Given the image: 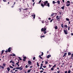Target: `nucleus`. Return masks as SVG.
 Instances as JSON below:
<instances>
[{
    "instance_id": "obj_55",
    "label": "nucleus",
    "mask_w": 73,
    "mask_h": 73,
    "mask_svg": "<svg viewBox=\"0 0 73 73\" xmlns=\"http://www.w3.org/2000/svg\"><path fill=\"white\" fill-rule=\"evenodd\" d=\"M67 71H66L65 72V73H67Z\"/></svg>"
},
{
    "instance_id": "obj_41",
    "label": "nucleus",
    "mask_w": 73,
    "mask_h": 73,
    "mask_svg": "<svg viewBox=\"0 0 73 73\" xmlns=\"http://www.w3.org/2000/svg\"><path fill=\"white\" fill-rule=\"evenodd\" d=\"M68 31H69V30H70V27H68Z\"/></svg>"
},
{
    "instance_id": "obj_12",
    "label": "nucleus",
    "mask_w": 73,
    "mask_h": 73,
    "mask_svg": "<svg viewBox=\"0 0 73 73\" xmlns=\"http://www.w3.org/2000/svg\"><path fill=\"white\" fill-rule=\"evenodd\" d=\"M7 70L8 72H9V70H10V68L9 67H8L7 68Z\"/></svg>"
},
{
    "instance_id": "obj_46",
    "label": "nucleus",
    "mask_w": 73,
    "mask_h": 73,
    "mask_svg": "<svg viewBox=\"0 0 73 73\" xmlns=\"http://www.w3.org/2000/svg\"><path fill=\"white\" fill-rule=\"evenodd\" d=\"M3 1L4 2H6V0H3Z\"/></svg>"
},
{
    "instance_id": "obj_58",
    "label": "nucleus",
    "mask_w": 73,
    "mask_h": 73,
    "mask_svg": "<svg viewBox=\"0 0 73 73\" xmlns=\"http://www.w3.org/2000/svg\"><path fill=\"white\" fill-rule=\"evenodd\" d=\"M8 51L6 50V51H5V52H6V53H7V52H8Z\"/></svg>"
},
{
    "instance_id": "obj_42",
    "label": "nucleus",
    "mask_w": 73,
    "mask_h": 73,
    "mask_svg": "<svg viewBox=\"0 0 73 73\" xmlns=\"http://www.w3.org/2000/svg\"><path fill=\"white\" fill-rule=\"evenodd\" d=\"M42 23H44V20L42 21Z\"/></svg>"
},
{
    "instance_id": "obj_60",
    "label": "nucleus",
    "mask_w": 73,
    "mask_h": 73,
    "mask_svg": "<svg viewBox=\"0 0 73 73\" xmlns=\"http://www.w3.org/2000/svg\"><path fill=\"white\" fill-rule=\"evenodd\" d=\"M56 64H54V67H56Z\"/></svg>"
},
{
    "instance_id": "obj_43",
    "label": "nucleus",
    "mask_w": 73,
    "mask_h": 73,
    "mask_svg": "<svg viewBox=\"0 0 73 73\" xmlns=\"http://www.w3.org/2000/svg\"><path fill=\"white\" fill-rule=\"evenodd\" d=\"M53 3V4H55V1H53L52 2Z\"/></svg>"
},
{
    "instance_id": "obj_35",
    "label": "nucleus",
    "mask_w": 73,
    "mask_h": 73,
    "mask_svg": "<svg viewBox=\"0 0 73 73\" xmlns=\"http://www.w3.org/2000/svg\"><path fill=\"white\" fill-rule=\"evenodd\" d=\"M24 59H26L27 58V57L26 56L23 57Z\"/></svg>"
},
{
    "instance_id": "obj_47",
    "label": "nucleus",
    "mask_w": 73,
    "mask_h": 73,
    "mask_svg": "<svg viewBox=\"0 0 73 73\" xmlns=\"http://www.w3.org/2000/svg\"><path fill=\"white\" fill-rule=\"evenodd\" d=\"M43 66V64H42V63L41 64V66Z\"/></svg>"
},
{
    "instance_id": "obj_50",
    "label": "nucleus",
    "mask_w": 73,
    "mask_h": 73,
    "mask_svg": "<svg viewBox=\"0 0 73 73\" xmlns=\"http://www.w3.org/2000/svg\"><path fill=\"white\" fill-rule=\"evenodd\" d=\"M42 72H43V71H42V70L40 71V73H42Z\"/></svg>"
},
{
    "instance_id": "obj_37",
    "label": "nucleus",
    "mask_w": 73,
    "mask_h": 73,
    "mask_svg": "<svg viewBox=\"0 0 73 73\" xmlns=\"http://www.w3.org/2000/svg\"><path fill=\"white\" fill-rule=\"evenodd\" d=\"M40 37H45V36H44V35H43L40 36Z\"/></svg>"
},
{
    "instance_id": "obj_11",
    "label": "nucleus",
    "mask_w": 73,
    "mask_h": 73,
    "mask_svg": "<svg viewBox=\"0 0 73 73\" xmlns=\"http://www.w3.org/2000/svg\"><path fill=\"white\" fill-rule=\"evenodd\" d=\"M0 68H2V69H4V67L2 66H0Z\"/></svg>"
},
{
    "instance_id": "obj_38",
    "label": "nucleus",
    "mask_w": 73,
    "mask_h": 73,
    "mask_svg": "<svg viewBox=\"0 0 73 73\" xmlns=\"http://www.w3.org/2000/svg\"><path fill=\"white\" fill-rule=\"evenodd\" d=\"M41 2V0H40V1H39L38 3L39 4H40Z\"/></svg>"
},
{
    "instance_id": "obj_39",
    "label": "nucleus",
    "mask_w": 73,
    "mask_h": 73,
    "mask_svg": "<svg viewBox=\"0 0 73 73\" xmlns=\"http://www.w3.org/2000/svg\"><path fill=\"white\" fill-rule=\"evenodd\" d=\"M10 68H12V69H13V67L12 66H10Z\"/></svg>"
},
{
    "instance_id": "obj_49",
    "label": "nucleus",
    "mask_w": 73,
    "mask_h": 73,
    "mask_svg": "<svg viewBox=\"0 0 73 73\" xmlns=\"http://www.w3.org/2000/svg\"><path fill=\"white\" fill-rule=\"evenodd\" d=\"M13 56H15L16 55H15V54H13Z\"/></svg>"
},
{
    "instance_id": "obj_1",
    "label": "nucleus",
    "mask_w": 73,
    "mask_h": 73,
    "mask_svg": "<svg viewBox=\"0 0 73 73\" xmlns=\"http://www.w3.org/2000/svg\"><path fill=\"white\" fill-rule=\"evenodd\" d=\"M48 1H45L44 2V5H43V4L42 3H41V6L42 7H44V5H46V4H47V3H48Z\"/></svg>"
},
{
    "instance_id": "obj_4",
    "label": "nucleus",
    "mask_w": 73,
    "mask_h": 73,
    "mask_svg": "<svg viewBox=\"0 0 73 73\" xmlns=\"http://www.w3.org/2000/svg\"><path fill=\"white\" fill-rule=\"evenodd\" d=\"M64 32L65 35H67V34H68V31H67L65 30H64Z\"/></svg>"
},
{
    "instance_id": "obj_15",
    "label": "nucleus",
    "mask_w": 73,
    "mask_h": 73,
    "mask_svg": "<svg viewBox=\"0 0 73 73\" xmlns=\"http://www.w3.org/2000/svg\"><path fill=\"white\" fill-rule=\"evenodd\" d=\"M64 8H65V7H64V6H63L62 7H61V9H62L64 10Z\"/></svg>"
},
{
    "instance_id": "obj_57",
    "label": "nucleus",
    "mask_w": 73,
    "mask_h": 73,
    "mask_svg": "<svg viewBox=\"0 0 73 73\" xmlns=\"http://www.w3.org/2000/svg\"><path fill=\"white\" fill-rule=\"evenodd\" d=\"M62 1H63V3H64V0H62Z\"/></svg>"
},
{
    "instance_id": "obj_34",
    "label": "nucleus",
    "mask_w": 73,
    "mask_h": 73,
    "mask_svg": "<svg viewBox=\"0 0 73 73\" xmlns=\"http://www.w3.org/2000/svg\"><path fill=\"white\" fill-rule=\"evenodd\" d=\"M54 16V13H53V14H52L51 15V16Z\"/></svg>"
},
{
    "instance_id": "obj_7",
    "label": "nucleus",
    "mask_w": 73,
    "mask_h": 73,
    "mask_svg": "<svg viewBox=\"0 0 73 73\" xmlns=\"http://www.w3.org/2000/svg\"><path fill=\"white\" fill-rule=\"evenodd\" d=\"M8 51L9 52H11V47H9V48L8 49Z\"/></svg>"
},
{
    "instance_id": "obj_14",
    "label": "nucleus",
    "mask_w": 73,
    "mask_h": 73,
    "mask_svg": "<svg viewBox=\"0 0 73 73\" xmlns=\"http://www.w3.org/2000/svg\"><path fill=\"white\" fill-rule=\"evenodd\" d=\"M68 56H70L71 55V53L70 52H68Z\"/></svg>"
},
{
    "instance_id": "obj_22",
    "label": "nucleus",
    "mask_w": 73,
    "mask_h": 73,
    "mask_svg": "<svg viewBox=\"0 0 73 73\" xmlns=\"http://www.w3.org/2000/svg\"><path fill=\"white\" fill-rule=\"evenodd\" d=\"M64 27H65L66 28H68V26H67V25H65L64 26Z\"/></svg>"
},
{
    "instance_id": "obj_6",
    "label": "nucleus",
    "mask_w": 73,
    "mask_h": 73,
    "mask_svg": "<svg viewBox=\"0 0 73 73\" xmlns=\"http://www.w3.org/2000/svg\"><path fill=\"white\" fill-rule=\"evenodd\" d=\"M28 63L29 65H31V64H32V62H31L30 61H28Z\"/></svg>"
},
{
    "instance_id": "obj_36",
    "label": "nucleus",
    "mask_w": 73,
    "mask_h": 73,
    "mask_svg": "<svg viewBox=\"0 0 73 73\" xmlns=\"http://www.w3.org/2000/svg\"><path fill=\"white\" fill-rule=\"evenodd\" d=\"M41 53H42V54L41 55V56H43V54H44V53L42 52Z\"/></svg>"
},
{
    "instance_id": "obj_19",
    "label": "nucleus",
    "mask_w": 73,
    "mask_h": 73,
    "mask_svg": "<svg viewBox=\"0 0 73 73\" xmlns=\"http://www.w3.org/2000/svg\"><path fill=\"white\" fill-rule=\"evenodd\" d=\"M66 20H67V21H69V19L68 18H66Z\"/></svg>"
},
{
    "instance_id": "obj_2",
    "label": "nucleus",
    "mask_w": 73,
    "mask_h": 73,
    "mask_svg": "<svg viewBox=\"0 0 73 73\" xmlns=\"http://www.w3.org/2000/svg\"><path fill=\"white\" fill-rule=\"evenodd\" d=\"M46 30V28H44V29L42 28L41 29V31H44V34H45V33H46V31H45Z\"/></svg>"
},
{
    "instance_id": "obj_29",
    "label": "nucleus",
    "mask_w": 73,
    "mask_h": 73,
    "mask_svg": "<svg viewBox=\"0 0 73 73\" xmlns=\"http://www.w3.org/2000/svg\"><path fill=\"white\" fill-rule=\"evenodd\" d=\"M54 70V69L53 68H51V70Z\"/></svg>"
},
{
    "instance_id": "obj_62",
    "label": "nucleus",
    "mask_w": 73,
    "mask_h": 73,
    "mask_svg": "<svg viewBox=\"0 0 73 73\" xmlns=\"http://www.w3.org/2000/svg\"><path fill=\"white\" fill-rule=\"evenodd\" d=\"M71 36H73V33H71Z\"/></svg>"
},
{
    "instance_id": "obj_63",
    "label": "nucleus",
    "mask_w": 73,
    "mask_h": 73,
    "mask_svg": "<svg viewBox=\"0 0 73 73\" xmlns=\"http://www.w3.org/2000/svg\"><path fill=\"white\" fill-rule=\"evenodd\" d=\"M33 2H34L35 1V0H32Z\"/></svg>"
},
{
    "instance_id": "obj_56",
    "label": "nucleus",
    "mask_w": 73,
    "mask_h": 73,
    "mask_svg": "<svg viewBox=\"0 0 73 73\" xmlns=\"http://www.w3.org/2000/svg\"><path fill=\"white\" fill-rule=\"evenodd\" d=\"M12 63H13V64H15V62H13V61L12 62Z\"/></svg>"
},
{
    "instance_id": "obj_27",
    "label": "nucleus",
    "mask_w": 73,
    "mask_h": 73,
    "mask_svg": "<svg viewBox=\"0 0 73 73\" xmlns=\"http://www.w3.org/2000/svg\"><path fill=\"white\" fill-rule=\"evenodd\" d=\"M36 59V58L35 57H34L33 58V60H35Z\"/></svg>"
},
{
    "instance_id": "obj_9",
    "label": "nucleus",
    "mask_w": 73,
    "mask_h": 73,
    "mask_svg": "<svg viewBox=\"0 0 73 73\" xmlns=\"http://www.w3.org/2000/svg\"><path fill=\"white\" fill-rule=\"evenodd\" d=\"M51 57V55H48L47 56V58H49V57Z\"/></svg>"
},
{
    "instance_id": "obj_16",
    "label": "nucleus",
    "mask_w": 73,
    "mask_h": 73,
    "mask_svg": "<svg viewBox=\"0 0 73 73\" xmlns=\"http://www.w3.org/2000/svg\"><path fill=\"white\" fill-rule=\"evenodd\" d=\"M58 16H56V19H57V20H58V19H59V18H58Z\"/></svg>"
},
{
    "instance_id": "obj_3",
    "label": "nucleus",
    "mask_w": 73,
    "mask_h": 73,
    "mask_svg": "<svg viewBox=\"0 0 73 73\" xmlns=\"http://www.w3.org/2000/svg\"><path fill=\"white\" fill-rule=\"evenodd\" d=\"M67 3H68V4L67 3V5H66V6L67 7H68L70 5V1H67Z\"/></svg>"
},
{
    "instance_id": "obj_54",
    "label": "nucleus",
    "mask_w": 73,
    "mask_h": 73,
    "mask_svg": "<svg viewBox=\"0 0 73 73\" xmlns=\"http://www.w3.org/2000/svg\"><path fill=\"white\" fill-rule=\"evenodd\" d=\"M25 59H23V61H25Z\"/></svg>"
},
{
    "instance_id": "obj_48",
    "label": "nucleus",
    "mask_w": 73,
    "mask_h": 73,
    "mask_svg": "<svg viewBox=\"0 0 73 73\" xmlns=\"http://www.w3.org/2000/svg\"><path fill=\"white\" fill-rule=\"evenodd\" d=\"M52 21H53V19H52L50 21V22L52 23Z\"/></svg>"
},
{
    "instance_id": "obj_59",
    "label": "nucleus",
    "mask_w": 73,
    "mask_h": 73,
    "mask_svg": "<svg viewBox=\"0 0 73 73\" xmlns=\"http://www.w3.org/2000/svg\"><path fill=\"white\" fill-rule=\"evenodd\" d=\"M16 65H17L19 64L18 63H16Z\"/></svg>"
},
{
    "instance_id": "obj_32",
    "label": "nucleus",
    "mask_w": 73,
    "mask_h": 73,
    "mask_svg": "<svg viewBox=\"0 0 73 73\" xmlns=\"http://www.w3.org/2000/svg\"><path fill=\"white\" fill-rule=\"evenodd\" d=\"M19 59H20V60H22V59L21 58H20V57H19Z\"/></svg>"
},
{
    "instance_id": "obj_33",
    "label": "nucleus",
    "mask_w": 73,
    "mask_h": 73,
    "mask_svg": "<svg viewBox=\"0 0 73 73\" xmlns=\"http://www.w3.org/2000/svg\"><path fill=\"white\" fill-rule=\"evenodd\" d=\"M16 69H19V67H16Z\"/></svg>"
},
{
    "instance_id": "obj_8",
    "label": "nucleus",
    "mask_w": 73,
    "mask_h": 73,
    "mask_svg": "<svg viewBox=\"0 0 73 73\" xmlns=\"http://www.w3.org/2000/svg\"><path fill=\"white\" fill-rule=\"evenodd\" d=\"M19 69L20 70H21L23 69V66H22L19 67Z\"/></svg>"
},
{
    "instance_id": "obj_23",
    "label": "nucleus",
    "mask_w": 73,
    "mask_h": 73,
    "mask_svg": "<svg viewBox=\"0 0 73 73\" xmlns=\"http://www.w3.org/2000/svg\"><path fill=\"white\" fill-rule=\"evenodd\" d=\"M31 72V70H28L27 73H29V72Z\"/></svg>"
},
{
    "instance_id": "obj_52",
    "label": "nucleus",
    "mask_w": 73,
    "mask_h": 73,
    "mask_svg": "<svg viewBox=\"0 0 73 73\" xmlns=\"http://www.w3.org/2000/svg\"><path fill=\"white\" fill-rule=\"evenodd\" d=\"M45 64H48V62H45Z\"/></svg>"
},
{
    "instance_id": "obj_45",
    "label": "nucleus",
    "mask_w": 73,
    "mask_h": 73,
    "mask_svg": "<svg viewBox=\"0 0 73 73\" xmlns=\"http://www.w3.org/2000/svg\"><path fill=\"white\" fill-rule=\"evenodd\" d=\"M42 69V66H40V69Z\"/></svg>"
},
{
    "instance_id": "obj_28",
    "label": "nucleus",
    "mask_w": 73,
    "mask_h": 73,
    "mask_svg": "<svg viewBox=\"0 0 73 73\" xmlns=\"http://www.w3.org/2000/svg\"><path fill=\"white\" fill-rule=\"evenodd\" d=\"M3 53H4V50H2V52H1V54H3Z\"/></svg>"
},
{
    "instance_id": "obj_31",
    "label": "nucleus",
    "mask_w": 73,
    "mask_h": 73,
    "mask_svg": "<svg viewBox=\"0 0 73 73\" xmlns=\"http://www.w3.org/2000/svg\"><path fill=\"white\" fill-rule=\"evenodd\" d=\"M59 14H60V15H61V14H62V12H59Z\"/></svg>"
},
{
    "instance_id": "obj_40",
    "label": "nucleus",
    "mask_w": 73,
    "mask_h": 73,
    "mask_svg": "<svg viewBox=\"0 0 73 73\" xmlns=\"http://www.w3.org/2000/svg\"><path fill=\"white\" fill-rule=\"evenodd\" d=\"M25 68H28V65H26V66Z\"/></svg>"
},
{
    "instance_id": "obj_13",
    "label": "nucleus",
    "mask_w": 73,
    "mask_h": 73,
    "mask_svg": "<svg viewBox=\"0 0 73 73\" xmlns=\"http://www.w3.org/2000/svg\"><path fill=\"white\" fill-rule=\"evenodd\" d=\"M57 3L58 4H60V1H57Z\"/></svg>"
},
{
    "instance_id": "obj_21",
    "label": "nucleus",
    "mask_w": 73,
    "mask_h": 73,
    "mask_svg": "<svg viewBox=\"0 0 73 73\" xmlns=\"http://www.w3.org/2000/svg\"><path fill=\"white\" fill-rule=\"evenodd\" d=\"M70 72H71V71H70V70H69L68 72V73H70Z\"/></svg>"
},
{
    "instance_id": "obj_61",
    "label": "nucleus",
    "mask_w": 73,
    "mask_h": 73,
    "mask_svg": "<svg viewBox=\"0 0 73 73\" xmlns=\"http://www.w3.org/2000/svg\"><path fill=\"white\" fill-rule=\"evenodd\" d=\"M27 9H28L27 8L24 9V10H27Z\"/></svg>"
},
{
    "instance_id": "obj_53",
    "label": "nucleus",
    "mask_w": 73,
    "mask_h": 73,
    "mask_svg": "<svg viewBox=\"0 0 73 73\" xmlns=\"http://www.w3.org/2000/svg\"><path fill=\"white\" fill-rule=\"evenodd\" d=\"M48 19L49 20H51V18H48Z\"/></svg>"
},
{
    "instance_id": "obj_18",
    "label": "nucleus",
    "mask_w": 73,
    "mask_h": 73,
    "mask_svg": "<svg viewBox=\"0 0 73 73\" xmlns=\"http://www.w3.org/2000/svg\"><path fill=\"white\" fill-rule=\"evenodd\" d=\"M55 29H57L58 28H57V26H56L55 27Z\"/></svg>"
},
{
    "instance_id": "obj_17",
    "label": "nucleus",
    "mask_w": 73,
    "mask_h": 73,
    "mask_svg": "<svg viewBox=\"0 0 73 73\" xmlns=\"http://www.w3.org/2000/svg\"><path fill=\"white\" fill-rule=\"evenodd\" d=\"M37 66L38 67V66H39V64H38V62H37Z\"/></svg>"
},
{
    "instance_id": "obj_64",
    "label": "nucleus",
    "mask_w": 73,
    "mask_h": 73,
    "mask_svg": "<svg viewBox=\"0 0 73 73\" xmlns=\"http://www.w3.org/2000/svg\"><path fill=\"white\" fill-rule=\"evenodd\" d=\"M13 66H15V65L14 64H12Z\"/></svg>"
},
{
    "instance_id": "obj_51",
    "label": "nucleus",
    "mask_w": 73,
    "mask_h": 73,
    "mask_svg": "<svg viewBox=\"0 0 73 73\" xmlns=\"http://www.w3.org/2000/svg\"><path fill=\"white\" fill-rule=\"evenodd\" d=\"M16 70V68H13V70Z\"/></svg>"
},
{
    "instance_id": "obj_24",
    "label": "nucleus",
    "mask_w": 73,
    "mask_h": 73,
    "mask_svg": "<svg viewBox=\"0 0 73 73\" xmlns=\"http://www.w3.org/2000/svg\"><path fill=\"white\" fill-rule=\"evenodd\" d=\"M67 54V53H65L64 54V56H66V54Z\"/></svg>"
},
{
    "instance_id": "obj_25",
    "label": "nucleus",
    "mask_w": 73,
    "mask_h": 73,
    "mask_svg": "<svg viewBox=\"0 0 73 73\" xmlns=\"http://www.w3.org/2000/svg\"><path fill=\"white\" fill-rule=\"evenodd\" d=\"M47 6H48V7H49V6H50V5H49V3H47Z\"/></svg>"
},
{
    "instance_id": "obj_20",
    "label": "nucleus",
    "mask_w": 73,
    "mask_h": 73,
    "mask_svg": "<svg viewBox=\"0 0 73 73\" xmlns=\"http://www.w3.org/2000/svg\"><path fill=\"white\" fill-rule=\"evenodd\" d=\"M73 54H72L70 58H73Z\"/></svg>"
},
{
    "instance_id": "obj_26",
    "label": "nucleus",
    "mask_w": 73,
    "mask_h": 73,
    "mask_svg": "<svg viewBox=\"0 0 73 73\" xmlns=\"http://www.w3.org/2000/svg\"><path fill=\"white\" fill-rule=\"evenodd\" d=\"M39 58H41V59H42V57H41V56L39 55Z\"/></svg>"
},
{
    "instance_id": "obj_44",
    "label": "nucleus",
    "mask_w": 73,
    "mask_h": 73,
    "mask_svg": "<svg viewBox=\"0 0 73 73\" xmlns=\"http://www.w3.org/2000/svg\"><path fill=\"white\" fill-rule=\"evenodd\" d=\"M43 68H46V66H43Z\"/></svg>"
},
{
    "instance_id": "obj_30",
    "label": "nucleus",
    "mask_w": 73,
    "mask_h": 73,
    "mask_svg": "<svg viewBox=\"0 0 73 73\" xmlns=\"http://www.w3.org/2000/svg\"><path fill=\"white\" fill-rule=\"evenodd\" d=\"M61 26L62 28H64V26H63V24H62Z\"/></svg>"
},
{
    "instance_id": "obj_5",
    "label": "nucleus",
    "mask_w": 73,
    "mask_h": 73,
    "mask_svg": "<svg viewBox=\"0 0 73 73\" xmlns=\"http://www.w3.org/2000/svg\"><path fill=\"white\" fill-rule=\"evenodd\" d=\"M31 16H32V17H33V19H35V16H36V15L35 14L33 15H31Z\"/></svg>"
},
{
    "instance_id": "obj_10",
    "label": "nucleus",
    "mask_w": 73,
    "mask_h": 73,
    "mask_svg": "<svg viewBox=\"0 0 73 73\" xmlns=\"http://www.w3.org/2000/svg\"><path fill=\"white\" fill-rule=\"evenodd\" d=\"M6 65V64L5 63H3V66L4 68V67Z\"/></svg>"
}]
</instances>
